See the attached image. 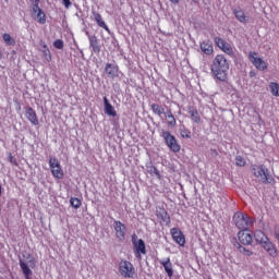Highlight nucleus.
I'll use <instances>...</instances> for the list:
<instances>
[{
    "label": "nucleus",
    "mask_w": 279,
    "mask_h": 279,
    "mask_svg": "<svg viewBox=\"0 0 279 279\" xmlns=\"http://www.w3.org/2000/svg\"><path fill=\"white\" fill-rule=\"evenodd\" d=\"M238 239L241 245H252L254 241V234H252V231L242 229L238 232Z\"/></svg>",
    "instance_id": "10"
},
{
    "label": "nucleus",
    "mask_w": 279,
    "mask_h": 279,
    "mask_svg": "<svg viewBox=\"0 0 279 279\" xmlns=\"http://www.w3.org/2000/svg\"><path fill=\"white\" fill-rule=\"evenodd\" d=\"M49 168L51 171V174L56 180H62L64 178V170H62V166L60 165V161L56 157H50L49 159Z\"/></svg>",
    "instance_id": "5"
},
{
    "label": "nucleus",
    "mask_w": 279,
    "mask_h": 279,
    "mask_svg": "<svg viewBox=\"0 0 279 279\" xmlns=\"http://www.w3.org/2000/svg\"><path fill=\"white\" fill-rule=\"evenodd\" d=\"M53 47L56 49H64V41L62 39H57L53 41Z\"/></svg>",
    "instance_id": "35"
},
{
    "label": "nucleus",
    "mask_w": 279,
    "mask_h": 279,
    "mask_svg": "<svg viewBox=\"0 0 279 279\" xmlns=\"http://www.w3.org/2000/svg\"><path fill=\"white\" fill-rule=\"evenodd\" d=\"M210 71L219 80V82H228V71H230V63L226 56L217 54L210 65Z\"/></svg>",
    "instance_id": "1"
},
{
    "label": "nucleus",
    "mask_w": 279,
    "mask_h": 279,
    "mask_svg": "<svg viewBox=\"0 0 279 279\" xmlns=\"http://www.w3.org/2000/svg\"><path fill=\"white\" fill-rule=\"evenodd\" d=\"M154 170L157 171L156 167H154Z\"/></svg>",
    "instance_id": "44"
},
{
    "label": "nucleus",
    "mask_w": 279,
    "mask_h": 279,
    "mask_svg": "<svg viewBox=\"0 0 279 279\" xmlns=\"http://www.w3.org/2000/svg\"><path fill=\"white\" fill-rule=\"evenodd\" d=\"M214 43L218 48H220L221 51H223V53H227V56H234V48H232V45H230L223 38L215 37Z\"/></svg>",
    "instance_id": "8"
},
{
    "label": "nucleus",
    "mask_w": 279,
    "mask_h": 279,
    "mask_svg": "<svg viewBox=\"0 0 279 279\" xmlns=\"http://www.w3.org/2000/svg\"><path fill=\"white\" fill-rule=\"evenodd\" d=\"M235 19L240 22V23H247V16L245 15V12L241 9H235L233 11Z\"/></svg>",
    "instance_id": "26"
},
{
    "label": "nucleus",
    "mask_w": 279,
    "mask_h": 279,
    "mask_svg": "<svg viewBox=\"0 0 279 279\" xmlns=\"http://www.w3.org/2000/svg\"><path fill=\"white\" fill-rule=\"evenodd\" d=\"M92 19L93 21H95L98 27H101L102 29H105V32H108V34H110V27H108V24H106V21H104V16H101L99 12L93 10Z\"/></svg>",
    "instance_id": "13"
},
{
    "label": "nucleus",
    "mask_w": 279,
    "mask_h": 279,
    "mask_svg": "<svg viewBox=\"0 0 279 279\" xmlns=\"http://www.w3.org/2000/svg\"><path fill=\"white\" fill-rule=\"evenodd\" d=\"M105 73H107L108 77L114 78L119 73V66L112 63H107L105 66Z\"/></svg>",
    "instance_id": "19"
},
{
    "label": "nucleus",
    "mask_w": 279,
    "mask_h": 279,
    "mask_svg": "<svg viewBox=\"0 0 279 279\" xmlns=\"http://www.w3.org/2000/svg\"><path fill=\"white\" fill-rule=\"evenodd\" d=\"M235 165H236V167H245V165H246L245 158H243L242 156H236Z\"/></svg>",
    "instance_id": "34"
},
{
    "label": "nucleus",
    "mask_w": 279,
    "mask_h": 279,
    "mask_svg": "<svg viewBox=\"0 0 279 279\" xmlns=\"http://www.w3.org/2000/svg\"><path fill=\"white\" fill-rule=\"evenodd\" d=\"M2 191H3V187L0 185V197H1Z\"/></svg>",
    "instance_id": "41"
},
{
    "label": "nucleus",
    "mask_w": 279,
    "mask_h": 279,
    "mask_svg": "<svg viewBox=\"0 0 279 279\" xmlns=\"http://www.w3.org/2000/svg\"><path fill=\"white\" fill-rule=\"evenodd\" d=\"M162 265L168 278H173V264H171V258H167L166 260L160 262Z\"/></svg>",
    "instance_id": "18"
},
{
    "label": "nucleus",
    "mask_w": 279,
    "mask_h": 279,
    "mask_svg": "<svg viewBox=\"0 0 279 279\" xmlns=\"http://www.w3.org/2000/svg\"><path fill=\"white\" fill-rule=\"evenodd\" d=\"M44 49H47V45H44Z\"/></svg>",
    "instance_id": "43"
},
{
    "label": "nucleus",
    "mask_w": 279,
    "mask_h": 279,
    "mask_svg": "<svg viewBox=\"0 0 279 279\" xmlns=\"http://www.w3.org/2000/svg\"><path fill=\"white\" fill-rule=\"evenodd\" d=\"M150 108L154 114H157V117H162V114H165V108L158 104L150 105Z\"/></svg>",
    "instance_id": "28"
},
{
    "label": "nucleus",
    "mask_w": 279,
    "mask_h": 279,
    "mask_svg": "<svg viewBox=\"0 0 279 279\" xmlns=\"http://www.w3.org/2000/svg\"><path fill=\"white\" fill-rule=\"evenodd\" d=\"M119 272L123 278H132L136 274L134 265L128 260H121L119 264Z\"/></svg>",
    "instance_id": "7"
},
{
    "label": "nucleus",
    "mask_w": 279,
    "mask_h": 279,
    "mask_svg": "<svg viewBox=\"0 0 279 279\" xmlns=\"http://www.w3.org/2000/svg\"><path fill=\"white\" fill-rule=\"evenodd\" d=\"M180 134L182 138H191V130L186 129L185 126L180 129Z\"/></svg>",
    "instance_id": "33"
},
{
    "label": "nucleus",
    "mask_w": 279,
    "mask_h": 279,
    "mask_svg": "<svg viewBox=\"0 0 279 279\" xmlns=\"http://www.w3.org/2000/svg\"><path fill=\"white\" fill-rule=\"evenodd\" d=\"M166 121L169 128H175L178 125V122L175 121V116H173V112H171V109H169L166 113Z\"/></svg>",
    "instance_id": "24"
},
{
    "label": "nucleus",
    "mask_w": 279,
    "mask_h": 279,
    "mask_svg": "<svg viewBox=\"0 0 279 279\" xmlns=\"http://www.w3.org/2000/svg\"><path fill=\"white\" fill-rule=\"evenodd\" d=\"M104 104H105V114H108V117H117V110H114V107L108 101V97H104Z\"/></svg>",
    "instance_id": "22"
},
{
    "label": "nucleus",
    "mask_w": 279,
    "mask_h": 279,
    "mask_svg": "<svg viewBox=\"0 0 279 279\" xmlns=\"http://www.w3.org/2000/svg\"><path fill=\"white\" fill-rule=\"evenodd\" d=\"M113 228L117 239H119V241H125V232L128 231V228L123 225V222L116 220L113 222Z\"/></svg>",
    "instance_id": "12"
},
{
    "label": "nucleus",
    "mask_w": 279,
    "mask_h": 279,
    "mask_svg": "<svg viewBox=\"0 0 279 279\" xmlns=\"http://www.w3.org/2000/svg\"><path fill=\"white\" fill-rule=\"evenodd\" d=\"M270 93L274 97H279V84L278 83H270L269 84Z\"/></svg>",
    "instance_id": "31"
},
{
    "label": "nucleus",
    "mask_w": 279,
    "mask_h": 279,
    "mask_svg": "<svg viewBox=\"0 0 279 279\" xmlns=\"http://www.w3.org/2000/svg\"><path fill=\"white\" fill-rule=\"evenodd\" d=\"M133 247H134L135 256L136 258H138V260L143 258L142 254H147V248L145 246V241H143V239H140L137 241L134 240Z\"/></svg>",
    "instance_id": "11"
},
{
    "label": "nucleus",
    "mask_w": 279,
    "mask_h": 279,
    "mask_svg": "<svg viewBox=\"0 0 279 279\" xmlns=\"http://www.w3.org/2000/svg\"><path fill=\"white\" fill-rule=\"evenodd\" d=\"M253 174L255 178H258L263 184H271V182H274V178L269 174V169L265 166H255L253 168Z\"/></svg>",
    "instance_id": "3"
},
{
    "label": "nucleus",
    "mask_w": 279,
    "mask_h": 279,
    "mask_svg": "<svg viewBox=\"0 0 279 279\" xmlns=\"http://www.w3.org/2000/svg\"><path fill=\"white\" fill-rule=\"evenodd\" d=\"M25 117L32 125H39L40 121L38 120V114L36 113V110L32 107L25 108Z\"/></svg>",
    "instance_id": "15"
},
{
    "label": "nucleus",
    "mask_w": 279,
    "mask_h": 279,
    "mask_svg": "<svg viewBox=\"0 0 279 279\" xmlns=\"http://www.w3.org/2000/svg\"><path fill=\"white\" fill-rule=\"evenodd\" d=\"M170 234L177 245H180V247H184V245H186V236L184 235L182 230H180V228L170 229Z\"/></svg>",
    "instance_id": "9"
},
{
    "label": "nucleus",
    "mask_w": 279,
    "mask_h": 279,
    "mask_svg": "<svg viewBox=\"0 0 279 279\" xmlns=\"http://www.w3.org/2000/svg\"><path fill=\"white\" fill-rule=\"evenodd\" d=\"M253 236L256 243H258L259 245H263L266 241L269 240V238H267V234H265V232H263L262 230H256Z\"/></svg>",
    "instance_id": "23"
},
{
    "label": "nucleus",
    "mask_w": 279,
    "mask_h": 279,
    "mask_svg": "<svg viewBox=\"0 0 279 279\" xmlns=\"http://www.w3.org/2000/svg\"><path fill=\"white\" fill-rule=\"evenodd\" d=\"M0 58H3V53H1V51H0Z\"/></svg>",
    "instance_id": "42"
},
{
    "label": "nucleus",
    "mask_w": 279,
    "mask_h": 279,
    "mask_svg": "<svg viewBox=\"0 0 279 279\" xmlns=\"http://www.w3.org/2000/svg\"><path fill=\"white\" fill-rule=\"evenodd\" d=\"M89 46L92 47V51L94 53H99L101 51V47L99 46V40H97V36L90 35L88 36Z\"/></svg>",
    "instance_id": "20"
},
{
    "label": "nucleus",
    "mask_w": 279,
    "mask_h": 279,
    "mask_svg": "<svg viewBox=\"0 0 279 279\" xmlns=\"http://www.w3.org/2000/svg\"><path fill=\"white\" fill-rule=\"evenodd\" d=\"M156 217L158 219H161V221H166L167 223L171 222V217L169 216V213L167 211V209H165V207H158L156 209Z\"/></svg>",
    "instance_id": "17"
},
{
    "label": "nucleus",
    "mask_w": 279,
    "mask_h": 279,
    "mask_svg": "<svg viewBox=\"0 0 279 279\" xmlns=\"http://www.w3.org/2000/svg\"><path fill=\"white\" fill-rule=\"evenodd\" d=\"M44 58L47 60V62H51V51H49V48H46L44 51Z\"/></svg>",
    "instance_id": "36"
},
{
    "label": "nucleus",
    "mask_w": 279,
    "mask_h": 279,
    "mask_svg": "<svg viewBox=\"0 0 279 279\" xmlns=\"http://www.w3.org/2000/svg\"><path fill=\"white\" fill-rule=\"evenodd\" d=\"M215 151V154H217V150H214Z\"/></svg>",
    "instance_id": "45"
},
{
    "label": "nucleus",
    "mask_w": 279,
    "mask_h": 279,
    "mask_svg": "<svg viewBox=\"0 0 279 279\" xmlns=\"http://www.w3.org/2000/svg\"><path fill=\"white\" fill-rule=\"evenodd\" d=\"M8 158H9V162H11V165H17L16 159H14V156H12V153H9Z\"/></svg>",
    "instance_id": "38"
},
{
    "label": "nucleus",
    "mask_w": 279,
    "mask_h": 279,
    "mask_svg": "<svg viewBox=\"0 0 279 279\" xmlns=\"http://www.w3.org/2000/svg\"><path fill=\"white\" fill-rule=\"evenodd\" d=\"M262 247L271 256L272 258H276L278 256V248H276V245L271 243V241L267 240L263 244H260Z\"/></svg>",
    "instance_id": "16"
},
{
    "label": "nucleus",
    "mask_w": 279,
    "mask_h": 279,
    "mask_svg": "<svg viewBox=\"0 0 279 279\" xmlns=\"http://www.w3.org/2000/svg\"><path fill=\"white\" fill-rule=\"evenodd\" d=\"M170 3H173L174 5H178V3H180V0H170Z\"/></svg>",
    "instance_id": "40"
},
{
    "label": "nucleus",
    "mask_w": 279,
    "mask_h": 279,
    "mask_svg": "<svg viewBox=\"0 0 279 279\" xmlns=\"http://www.w3.org/2000/svg\"><path fill=\"white\" fill-rule=\"evenodd\" d=\"M248 60L257 71H267L269 66L263 58L258 57V52L256 51L248 52Z\"/></svg>",
    "instance_id": "6"
},
{
    "label": "nucleus",
    "mask_w": 279,
    "mask_h": 279,
    "mask_svg": "<svg viewBox=\"0 0 279 279\" xmlns=\"http://www.w3.org/2000/svg\"><path fill=\"white\" fill-rule=\"evenodd\" d=\"M2 38L5 43V45H10V46H15L16 45V40H14V38H12V36L8 33H4L2 35Z\"/></svg>",
    "instance_id": "29"
},
{
    "label": "nucleus",
    "mask_w": 279,
    "mask_h": 279,
    "mask_svg": "<svg viewBox=\"0 0 279 279\" xmlns=\"http://www.w3.org/2000/svg\"><path fill=\"white\" fill-rule=\"evenodd\" d=\"M161 136L167 147L170 148V151H173V154H180V149H182V146L178 144V140L171 134V132L162 131Z\"/></svg>",
    "instance_id": "4"
},
{
    "label": "nucleus",
    "mask_w": 279,
    "mask_h": 279,
    "mask_svg": "<svg viewBox=\"0 0 279 279\" xmlns=\"http://www.w3.org/2000/svg\"><path fill=\"white\" fill-rule=\"evenodd\" d=\"M238 252H240V254H243V256H252L254 254L250 248H246L241 244H238Z\"/></svg>",
    "instance_id": "30"
},
{
    "label": "nucleus",
    "mask_w": 279,
    "mask_h": 279,
    "mask_svg": "<svg viewBox=\"0 0 279 279\" xmlns=\"http://www.w3.org/2000/svg\"><path fill=\"white\" fill-rule=\"evenodd\" d=\"M65 8H71V0H62Z\"/></svg>",
    "instance_id": "39"
},
{
    "label": "nucleus",
    "mask_w": 279,
    "mask_h": 279,
    "mask_svg": "<svg viewBox=\"0 0 279 279\" xmlns=\"http://www.w3.org/2000/svg\"><path fill=\"white\" fill-rule=\"evenodd\" d=\"M20 267L23 271L25 279H32L33 272H32V269H29V266H27V264L25 262H21Z\"/></svg>",
    "instance_id": "27"
},
{
    "label": "nucleus",
    "mask_w": 279,
    "mask_h": 279,
    "mask_svg": "<svg viewBox=\"0 0 279 279\" xmlns=\"http://www.w3.org/2000/svg\"><path fill=\"white\" fill-rule=\"evenodd\" d=\"M199 49L205 56H213L215 53V47L210 39H205L199 43Z\"/></svg>",
    "instance_id": "14"
},
{
    "label": "nucleus",
    "mask_w": 279,
    "mask_h": 279,
    "mask_svg": "<svg viewBox=\"0 0 279 279\" xmlns=\"http://www.w3.org/2000/svg\"><path fill=\"white\" fill-rule=\"evenodd\" d=\"M254 218L242 211H236L233 215V223L239 230H250L254 226Z\"/></svg>",
    "instance_id": "2"
},
{
    "label": "nucleus",
    "mask_w": 279,
    "mask_h": 279,
    "mask_svg": "<svg viewBox=\"0 0 279 279\" xmlns=\"http://www.w3.org/2000/svg\"><path fill=\"white\" fill-rule=\"evenodd\" d=\"M70 204L72 208H80L82 206V201L77 197H71L70 198Z\"/></svg>",
    "instance_id": "32"
},
{
    "label": "nucleus",
    "mask_w": 279,
    "mask_h": 279,
    "mask_svg": "<svg viewBox=\"0 0 279 279\" xmlns=\"http://www.w3.org/2000/svg\"><path fill=\"white\" fill-rule=\"evenodd\" d=\"M29 1L33 3V12L36 13V10L38 9L40 0H29Z\"/></svg>",
    "instance_id": "37"
},
{
    "label": "nucleus",
    "mask_w": 279,
    "mask_h": 279,
    "mask_svg": "<svg viewBox=\"0 0 279 279\" xmlns=\"http://www.w3.org/2000/svg\"><path fill=\"white\" fill-rule=\"evenodd\" d=\"M189 114L193 123H202V116H199V111H197V109H195L194 107H189Z\"/></svg>",
    "instance_id": "21"
},
{
    "label": "nucleus",
    "mask_w": 279,
    "mask_h": 279,
    "mask_svg": "<svg viewBox=\"0 0 279 279\" xmlns=\"http://www.w3.org/2000/svg\"><path fill=\"white\" fill-rule=\"evenodd\" d=\"M36 21L40 23V25H45V23H47V15L45 14V12L43 11V9H40V7H38V9H36Z\"/></svg>",
    "instance_id": "25"
}]
</instances>
